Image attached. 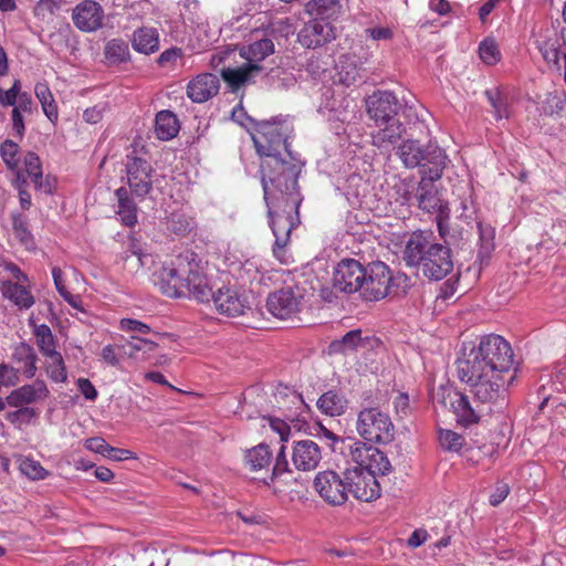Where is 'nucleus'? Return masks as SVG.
<instances>
[{
	"mask_svg": "<svg viewBox=\"0 0 566 566\" xmlns=\"http://www.w3.org/2000/svg\"><path fill=\"white\" fill-rule=\"evenodd\" d=\"M339 0H310L305 11L315 18L327 20L338 13Z\"/></svg>",
	"mask_w": 566,
	"mask_h": 566,
	"instance_id": "obj_44",
	"label": "nucleus"
},
{
	"mask_svg": "<svg viewBox=\"0 0 566 566\" xmlns=\"http://www.w3.org/2000/svg\"><path fill=\"white\" fill-rule=\"evenodd\" d=\"M302 295L298 289L283 287L266 298V308L275 317L286 319L300 311Z\"/></svg>",
	"mask_w": 566,
	"mask_h": 566,
	"instance_id": "obj_19",
	"label": "nucleus"
},
{
	"mask_svg": "<svg viewBox=\"0 0 566 566\" xmlns=\"http://www.w3.org/2000/svg\"><path fill=\"white\" fill-rule=\"evenodd\" d=\"M24 282L3 281L0 285L2 296L13 303L19 310H29L35 303L31 291Z\"/></svg>",
	"mask_w": 566,
	"mask_h": 566,
	"instance_id": "obj_29",
	"label": "nucleus"
},
{
	"mask_svg": "<svg viewBox=\"0 0 566 566\" xmlns=\"http://www.w3.org/2000/svg\"><path fill=\"white\" fill-rule=\"evenodd\" d=\"M187 256H189L191 272L187 273L186 284L189 285V294L186 296L193 297L201 303L209 302L213 292L203 265L200 260H197L195 253L188 252Z\"/></svg>",
	"mask_w": 566,
	"mask_h": 566,
	"instance_id": "obj_20",
	"label": "nucleus"
},
{
	"mask_svg": "<svg viewBox=\"0 0 566 566\" xmlns=\"http://www.w3.org/2000/svg\"><path fill=\"white\" fill-rule=\"evenodd\" d=\"M20 382L19 369L9 364H0V389L13 387Z\"/></svg>",
	"mask_w": 566,
	"mask_h": 566,
	"instance_id": "obj_59",
	"label": "nucleus"
},
{
	"mask_svg": "<svg viewBox=\"0 0 566 566\" xmlns=\"http://www.w3.org/2000/svg\"><path fill=\"white\" fill-rule=\"evenodd\" d=\"M188 252L178 255L169 264L163 265L154 274V282L160 292L168 297H185L189 294V285L186 284L189 268Z\"/></svg>",
	"mask_w": 566,
	"mask_h": 566,
	"instance_id": "obj_10",
	"label": "nucleus"
},
{
	"mask_svg": "<svg viewBox=\"0 0 566 566\" xmlns=\"http://www.w3.org/2000/svg\"><path fill=\"white\" fill-rule=\"evenodd\" d=\"M219 77L212 73H202L187 85V95L193 103H205L218 94Z\"/></svg>",
	"mask_w": 566,
	"mask_h": 566,
	"instance_id": "obj_26",
	"label": "nucleus"
},
{
	"mask_svg": "<svg viewBox=\"0 0 566 566\" xmlns=\"http://www.w3.org/2000/svg\"><path fill=\"white\" fill-rule=\"evenodd\" d=\"M356 430L370 443L387 444L395 438V426L389 415L377 407H367L358 412Z\"/></svg>",
	"mask_w": 566,
	"mask_h": 566,
	"instance_id": "obj_9",
	"label": "nucleus"
},
{
	"mask_svg": "<svg viewBox=\"0 0 566 566\" xmlns=\"http://www.w3.org/2000/svg\"><path fill=\"white\" fill-rule=\"evenodd\" d=\"M322 459L321 448L313 440H301L294 443L292 461L297 470H314Z\"/></svg>",
	"mask_w": 566,
	"mask_h": 566,
	"instance_id": "obj_27",
	"label": "nucleus"
},
{
	"mask_svg": "<svg viewBox=\"0 0 566 566\" xmlns=\"http://www.w3.org/2000/svg\"><path fill=\"white\" fill-rule=\"evenodd\" d=\"M400 108L397 96L389 91H377L366 98L367 114L375 124L398 118Z\"/></svg>",
	"mask_w": 566,
	"mask_h": 566,
	"instance_id": "obj_18",
	"label": "nucleus"
},
{
	"mask_svg": "<svg viewBox=\"0 0 566 566\" xmlns=\"http://www.w3.org/2000/svg\"><path fill=\"white\" fill-rule=\"evenodd\" d=\"M34 94L39 99L44 115L50 122L55 123L59 117V111L53 94L45 82H39L34 86Z\"/></svg>",
	"mask_w": 566,
	"mask_h": 566,
	"instance_id": "obj_43",
	"label": "nucleus"
},
{
	"mask_svg": "<svg viewBox=\"0 0 566 566\" xmlns=\"http://www.w3.org/2000/svg\"><path fill=\"white\" fill-rule=\"evenodd\" d=\"M12 227L15 237L24 244L32 241V234L27 227V218L20 213L12 214Z\"/></svg>",
	"mask_w": 566,
	"mask_h": 566,
	"instance_id": "obj_57",
	"label": "nucleus"
},
{
	"mask_svg": "<svg viewBox=\"0 0 566 566\" xmlns=\"http://www.w3.org/2000/svg\"><path fill=\"white\" fill-rule=\"evenodd\" d=\"M115 196L117 198L116 213L122 223L126 227H134L137 223V206L134 199L125 187L116 189Z\"/></svg>",
	"mask_w": 566,
	"mask_h": 566,
	"instance_id": "obj_34",
	"label": "nucleus"
},
{
	"mask_svg": "<svg viewBox=\"0 0 566 566\" xmlns=\"http://www.w3.org/2000/svg\"><path fill=\"white\" fill-rule=\"evenodd\" d=\"M125 262H137V266H132V271L137 272L140 268L148 266L149 263H153V256L150 254H144L142 252L133 251L130 253H126L123 256Z\"/></svg>",
	"mask_w": 566,
	"mask_h": 566,
	"instance_id": "obj_63",
	"label": "nucleus"
},
{
	"mask_svg": "<svg viewBox=\"0 0 566 566\" xmlns=\"http://www.w3.org/2000/svg\"><path fill=\"white\" fill-rule=\"evenodd\" d=\"M271 230L275 237L273 256L282 264L292 263L289 252L292 231L300 224V206L303 197L297 180L262 184Z\"/></svg>",
	"mask_w": 566,
	"mask_h": 566,
	"instance_id": "obj_2",
	"label": "nucleus"
},
{
	"mask_svg": "<svg viewBox=\"0 0 566 566\" xmlns=\"http://www.w3.org/2000/svg\"><path fill=\"white\" fill-rule=\"evenodd\" d=\"M458 377L469 387L476 403L491 410L493 405L504 402L507 388L513 384L515 376L486 371L474 366L457 363Z\"/></svg>",
	"mask_w": 566,
	"mask_h": 566,
	"instance_id": "obj_4",
	"label": "nucleus"
},
{
	"mask_svg": "<svg viewBox=\"0 0 566 566\" xmlns=\"http://www.w3.org/2000/svg\"><path fill=\"white\" fill-rule=\"evenodd\" d=\"M179 6L180 15L185 21H189L192 24H196V32L199 34L202 32L205 34V39H200L201 44L200 48L205 49L209 46L213 41V34H209L207 31V24L203 22V19L200 14V2L199 0H180Z\"/></svg>",
	"mask_w": 566,
	"mask_h": 566,
	"instance_id": "obj_28",
	"label": "nucleus"
},
{
	"mask_svg": "<svg viewBox=\"0 0 566 566\" xmlns=\"http://www.w3.org/2000/svg\"><path fill=\"white\" fill-rule=\"evenodd\" d=\"M12 359L19 365V374L22 373L25 378L32 379L38 370V356L33 347L27 343H20L13 350Z\"/></svg>",
	"mask_w": 566,
	"mask_h": 566,
	"instance_id": "obj_32",
	"label": "nucleus"
},
{
	"mask_svg": "<svg viewBox=\"0 0 566 566\" xmlns=\"http://www.w3.org/2000/svg\"><path fill=\"white\" fill-rule=\"evenodd\" d=\"M348 400L337 390L324 392L317 400V408L325 415L336 417L344 415L347 409Z\"/></svg>",
	"mask_w": 566,
	"mask_h": 566,
	"instance_id": "obj_36",
	"label": "nucleus"
},
{
	"mask_svg": "<svg viewBox=\"0 0 566 566\" xmlns=\"http://www.w3.org/2000/svg\"><path fill=\"white\" fill-rule=\"evenodd\" d=\"M486 96L493 107V113L496 119H502L509 116L506 102L500 92L486 91Z\"/></svg>",
	"mask_w": 566,
	"mask_h": 566,
	"instance_id": "obj_58",
	"label": "nucleus"
},
{
	"mask_svg": "<svg viewBox=\"0 0 566 566\" xmlns=\"http://www.w3.org/2000/svg\"><path fill=\"white\" fill-rule=\"evenodd\" d=\"M292 133L291 122L282 116L256 123L252 139L260 156L261 184L297 180L304 163L290 150Z\"/></svg>",
	"mask_w": 566,
	"mask_h": 566,
	"instance_id": "obj_1",
	"label": "nucleus"
},
{
	"mask_svg": "<svg viewBox=\"0 0 566 566\" xmlns=\"http://www.w3.org/2000/svg\"><path fill=\"white\" fill-rule=\"evenodd\" d=\"M179 130V123L176 115L170 111H161L156 115L155 133L161 140L174 138Z\"/></svg>",
	"mask_w": 566,
	"mask_h": 566,
	"instance_id": "obj_41",
	"label": "nucleus"
},
{
	"mask_svg": "<svg viewBox=\"0 0 566 566\" xmlns=\"http://www.w3.org/2000/svg\"><path fill=\"white\" fill-rule=\"evenodd\" d=\"M403 261L415 268L418 274L432 281L444 279L453 269L450 248L433 242L423 232L410 235L403 250Z\"/></svg>",
	"mask_w": 566,
	"mask_h": 566,
	"instance_id": "obj_3",
	"label": "nucleus"
},
{
	"mask_svg": "<svg viewBox=\"0 0 566 566\" xmlns=\"http://www.w3.org/2000/svg\"><path fill=\"white\" fill-rule=\"evenodd\" d=\"M439 443L443 450L460 452L464 446V438L452 430H440Z\"/></svg>",
	"mask_w": 566,
	"mask_h": 566,
	"instance_id": "obj_53",
	"label": "nucleus"
},
{
	"mask_svg": "<svg viewBox=\"0 0 566 566\" xmlns=\"http://www.w3.org/2000/svg\"><path fill=\"white\" fill-rule=\"evenodd\" d=\"M125 170L130 191L144 199L153 189L155 169L146 159L127 156Z\"/></svg>",
	"mask_w": 566,
	"mask_h": 566,
	"instance_id": "obj_13",
	"label": "nucleus"
},
{
	"mask_svg": "<svg viewBox=\"0 0 566 566\" xmlns=\"http://www.w3.org/2000/svg\"><path fill=\"white\" fill-rule=\"evenodd\" d=\"M210 300H212L216 310L227 316H239L250 308L244 295L232 287L219 289L216 293H212Z\"/></svg>",
	"mask_w": 566,
	"mask_h": 566,
	"instance_id": "obj_23",
	"label": "nucleus"
},
{
	"mask_svg": "<svg viewBox=\"0 0 566 566\" xmlns=\"http://www.w3.org/2000/svg\"><path fill=\"white\" fill-rule=\"evenodd\" d=\"M15 462L20 472L30 480H44L49 476V471L42 464L27 455H15Z\"/></svg>",
	"mask_w": 566,
	"mask_h": 566,
	"instance_id": "obj_45",
	"label": "nucleus"
},
{
	"mask_svg": "<svg viewBox=\"0 0 566 566\" xmlns=\"http://www.w3.org/2000/svg\"><path fill=\"white\" fill-rule=\"evenodd\" d=\"M22 88L20 80H14L12 86L9 90L0 87V105L2 107L12 106L14 107L19 99V93Z\"/></svg>",
	"mask_w": 566,
	"mask_h": 566,
	"instance_id": "obj_60",
	"label": "nucleus"
},
{
	"mask_svg": "<svg viewBox=\"0 0 566 566\" xmlns=\"http://www.w3.org/2000/svg\"><path fill=\"white\" fill-rule=\"evenodd\" d=\"M158 33L153 28H140L133 34V48L140 53L150 54L158 50Z\"/></svg>",
	"mask_w": 566,
	"mask_h": 566,
	"instance_id": "obj_42",
	"label": "nucleus"
},
{
	"mask_svg": "<svg viewBox=\"0 0 566 566\" xmlns=\"http://www.w3.org/2000/svg\"><path fill=\"white\" fill-rule=\"evenodd\" d=\"M378 130L373 134V144L378 148L395 144L401 138L405 127L399 118L388 120V123L375 124Z\"/></svg>",
	"mask_w": 566,
	"mask_h": 566,
	"instance_id": "obj_33",
	"label": "nucleus"
},
{
	"mask_svg": "<svg viewBox=\"0 0 566 566\" xmlns=\"http://www.w3.org/2000/svg\"><path fill=\"white\" fill-rule=\"evenodd\" d=\"M45 373L55 382H64L67 379L66 367L60 352L45 356Z\"/></svg>",
	"mask_w": 566,
	"mask_h": 566,
	"instance_id": "obj_46",
	"label": "nucleus"
},
{
	"mask_svg": "<svg viewBox=\"0 0 566 566\" xmlns=\"http://www.w3.org/2000/svg\"><path fill=\"white\" fill-rule=\"evenodd\" d=\"M336 70L337 81L345 86L354 85L361 78L359 59L354 54L342 55Z\"/></svg>",
	"mask_w": 566,
	"mask_h": 566,
	"instance_id": "obj_30",
	"label": "nucleus"
},
{
	"mask_svg": "<svg viewBox=\"0 0 566 566\" xmlns=\"http://www.w3.org/2000/svg\"><path fill=\"white\" fill-rule=\"evenodd\" d=\"M481 60L488 65H494L501 60V52L493 39H485L479 45Z\"/></svg>",
	"mask_w": 566,
	"mask_h": 566,
	"instance_id": "obj_54",
	"label": "nucleus"
},
{
	"mask_svg": "<svg viewBox=\"0 0 566 566\" xmlns=\"http://www.w3.org/2000/svg\"><path fill=\"white\" fill-rule=\"evenodd\" d=\"M290 473L291 470L289 469V462L286 460L285 447L282 446L275 458V463L271 473L266 478L262 479V481L265 485L271 486L276 480H281L284 475Z\"/></svg>",
	"mask_w": 566,
	"mask_h": 566,
	"instance_id": "obj_50",
	"label": "nucleus"
},
{
	"mask_svg": "<svg viewBox=\"0 0 566 566\" xmlns=\"http://www.w3.org/2000/svg\"><path fill=\"white\" fill-rule=\"evenodd\" d=\"M346 479L349 494L359 501L370 502L380 496L381 488L377 480V475L352 467L346 469Z\"/></svg>",
	"mask_w": 566,
	"mask_h": 566,
	"instance_id": "obj_15",
	"label": "nucleus"
},
{
	"mask_svg": "<svg viewBox=\"0 0 566 566\" xmlns=\"http://www.w3.org/2000/svg\"><path fill=\"white\" fill-rule=\"evenodd\" d=\"M244 459L247 467L251 471L258 472L264 469L268 470L272 463L273 455L268 444L260 443L256 447L248 450Z\"/></svg>",
	"mask_w": 566,
	"mask_h": 566,
	"instance_id": "obj_39",
	"label": "nucleus"
},
{
	"mask_svg": "<svg viewBox=\"0 0 566 566\" xmlns=\"http://www.w3.org/2000/svg\"><path fill=\"white\" fill-rule=\"evenodd\" d=\"M457 363L474 367L476 365L486 371H496L516 377L514 353L511 344L496 334L482 336L479 344L472 347L465 357L458 359Z\"/></svg>",
	"mask_w": 566,
	"mask_h": 566,
	"instance_id": "obj_5",
	"label": "nucleus"
},
{
	"mask_svg": "<svg viewBox=\"0 0 566 566\" xmlns=\"http://www.w3.org/2000/svg\"><path fill=\"white\" fill-rule=\"evenodd\" d=\"M30 326L33 327L36 346L43 357L53 354L56 350V338L51 328L46 324H35L32 318L29 319Z\"/></svg>",
	"mask_w": 566,
	"mask_h": 566,
	"instance_id": "obj_40",
	"label": "nucleus"
},
{
	"mask_svg": "<svg viewBox=\"0 0 566 566\" xmlns=\"http://www.w3.org/2000/svg\"><path fill=\"white\" fill-rule=\"evenodd\" d=\"M104 10L93 0L80 2L72 12L74 25L83 32H94L103 27Z\"/></svg>",
	"mask_w": 566,
	"mask_h": 566,
	"instance_id": "obj_22",
	"label": "nucleus"
},
{
	"mask_svg": "<svg viewBox=\"0 0 566 566\" xmlns=\"http://www.w3.org/2000/svg\"><path fill=\"white\" fill-rule=\"evenodd\" d=\"M397 156L408 169L419 168L422 176L440 179L447 165V155L438 145L420 144L416 139H407L399 145Z\"/></svg>",
	"mask_w": 566,
	"mask_h": 566,
	"instance_id": "obj_6",
	"label": "nucleus"
},
{
	"mask_svg": "<svg viewBox=\"0 0 566 566\" xmlns=\"http://www.w3.org/2000/svg\"><path fill=\"white\" fill-rule=\"evenodd\" d=\"M335 38L336 31L331 22L318 18L305 23L297 34L298 42L307 49L322 46Z\"/></svg>",
	"mask_w": 566,
	"mask_h": 566,
	"instance_id": "obj_21",
	"label": "nucleus"
},
{
	"mask_svg": "<svg viewBox=\"0 0 566 566\" xmlns=\"http://www.w3.org/2000/svg\"><path fill=\"white\" fill-rule=\"evenodd\" d=\"M274 399L280 409L291 411L292 416H298L305 408L302 395L286 386L276 388Z\"/></svg>",
	"mask_w": 566,
	"mask_h": 566,
	"instance_id": "obj_35",
	"label": "nucleus"
},
{
	"mask_svg": "<svg viewBox=\"0 0 566 566\" xmlns=\"http://www.w3.org/2000/svg\"><path fill=\"white\" fill-rule=\"evenodd\" d=\"M238 277L243 283H258L261 284L263 281V274L261 272V264L256 259H248L242 262L238 269Z\"/></svg>",
	"mask_w": 566,
	"mask_h": 566,
	"instance_id": "obj_48",
	"label": "nucleus"
},
{
	"mask_svg": "<svg viewBox=\"0 0 566 566\" xmlns=\"http://www.w3.org/2000/svg\"><path fill=\"white\" fill-rule=\"evenodd\" d=\"M274 53V43L270 39H261L240 50V55L248 62L239 67H227L222 70L223 80L233 88L251 82L262 70L261 61Z\"/></svg>",
	"mask_w": 566,
	"mask_h": 566,
	"instance_id": "obj_8",
	"label": "nucleus"
},
{
	"mask_svg": "<svg viewBox=\"0 0 566 566\" xmlns=\"http://www.w3.org/2000/svg\"><path fill=\"white\" fill-rule=\"evenodd\" d=\"M50 395L46 384L36 379L32 384L23 385L13 389L7 396L10 407H29V405L45 400Z\"/></svg>",
	"mask_w": 566,
	"mask_h": 566,
	"instance_id": "obj_25",
	"label": "nucleus"
},
{
	"mask_svg": "<svg viewBox=\"0 0 566 566\" xmlns=\"http://www.w3.org/2000/svg\"><path fill=\"white\" fill-rule=\"evenodd\" d=\"M266 83L274 90H286L294 86L296 80L292 73L276 67L266 74Z\"/></svg>",
	"mask_w": 566,
	"mask_h": 566,
	"instance_id": "obj_49",
	"label": "nucleus"
},
{
	"mask_svg": "<svg viewBox=\"0 0 566 566\" xmlns=\"http://www.w3.org/2000/svg\"><path fill=\"white\" fill-rule=\"evenodd\" d=\"M24 167L27 174L32 178H41L42 167L39 156L34 153H28L24 157Z\"/></svg>",
	"mask_w": 566,
	"mask_h": 566,
	"instance_id": "obj_61",
	"label": "nucleus"
},
{
	"mask_svg": "<svg viewBox=\"0 0 566 566\" xmlns=\"http://www.w3.org/2000/svg\"><path fill=\"white\" fill-rule=\"evenodd\" d=\"M436 180L431 179L430 176H422L415 195L412 190H409L411 181H402V186L406 188L402 196L403 202L410 205L412 200H416L421 210L428 213L440 212L442 210V200L433 184Z\"/></svg>",
	"mask_w": 566,
	"mask_h": 566,
	"instance_id": "obj_14",
	"label": "nucleus"
},
{
	"mask_svg": "<svg viewBox=\"0 0 566 566\" xmlns=\"http://www.w3.org/2000/svg\"><path fill=\"white\" fill-rule=\"evenodd\" d=\"M119 327L124 332H136L139 334H148L151 331L147 324L133 318H122Z\"/></svg>",
	"mask_w": 566,
	"mask_h": 566,
	"instance_id": "obj_62",
	"label": "nucleus"
},
{
	"mask_svg": "<svg viewBox=\"0 0 566 566\" xmlns=\"http://www.w3.org/2000/svg\"><path fill=\"white\" fill-rule=\"evenodd\" d=\"M129 49L125 41L113 39L105 46V57L112 63H120L128 59Z\"/></svg>",
	"mask_w": 566,
	"mask_h": 566,
	"instance_id": "obj_51",
	"label": "nucleus"
},
{
	"mask_svg": "<svg viewBox=\"0 0 566 566\" xmlns=\"http://www.w3.org/2000/svg\"><path fill=\"white\" fill-rule=\"evenodd\" d=\"M478 230H479L478 260L482 268L483 265H486L489 263L491 255L494 251L495 229L491 224L479 222Z\"/></svg>",
	"mask_w": 566,
	"mask_h": 566,
	"instance_id": "obj_38",
	"label": "nucleus"
},
{
	"mask_svg": "<svg viewBox=\"0 0 566 566\" xmlns=\"http://www.w3.org/2000/svg\"><path fill=\"white\" fill-rule=\"evenodd\" d=\"M18 151L19 145L10 139H7L0 146L1 158L10 169L18 166Z\"/></svg>",
	"mask_w": 566,
	"mask_h": 566,
	"instance_id": "obj_56",
	"label": "nucleus"
},
{
	"mask_svg": "<svg viewBox=\"0 0 566 566\" xmlns=\"http://www.w3.org/2000/svg\"><path fill=\"white\" fill-rule=\"evenodd\" d=\"M84 446L87 450L99 453L102 455H106L111 446L105 441V439L99 437H93L85 440Z\"/></svg>",
	"mask_w": 566,
	"mask_h": 566,
	"instance_id": "obj_64",
	"label": "nucleus"
},
{
	"mask_svg": "<svg viewBox=\"0 0 566 566\" xmlns=\"http://www.w3.org/2000/svg\"><path fill=\"white\" fill-rule=\"evenodd\" d=\"M365 274L364 266L359 261L344 259L334 270L333 290L346 294L359 293Z\"/></svg>",
	"mask_w": 566,
	"mask_h": 566,
	"instance_id": "obj_17",
	"label": "nucleus"
},
{
	"mask_svg": "<svg viewBox=\"0 0 566 566\" xmlns=\"http://www.w3.org/2000/svg\"><path fill=\"white\" fill-rule=\"evenodd\" d=\"M360 335L361 332L359 329H353L346 333L342 339L332 342L329 345L331 353H343L355 349L361 340Z\"/></svg>",
	"mask_w": 566,
	"mask_h": 566,
	"instance_id": "obj_52",
	"label": "nucleus"
},
{
	"mask_svg": "<svg viewBox=\"0 0 566 566\" xmlns=\"http://www.w3.org/2000/svg\"><path fill=\"white\" fill-rule=\"evenodd\" d=\"M14 411H10L6 415V419L12 424H24L29 423L33 418L38 416L34 408L31 407H17Z\"/></svg>",
	"mask_w": 566,
	"mask_h": 566,
	"instance_id": "obj_55",
	"label": "nucleus"
},
{
	"mask_svg": "<svg viewBox=\"0 0 566 566\" xmlns=\"http://www.w3.org/2000/svg\"><path fill=\"white\" fill-rule=\"evenodd\" d=\"M365 277L359 287V294L365 301H379L386 296L405 293L408 277L405 274H392L389 266L380 261L364 266Z\"/></svg>",
	"mask_w": 566,
	"mask_h": 566,
	"instance_id": "obj_7",
	"label": "nucleus"
},
{
	"mask_svg": "<svg viewBox=\"0 0 566 566\" xmlns=\"http://www.w3.org/2000/svg\"><path fill=\"white\" fill-rule=\"evenodd\" d=\"M319 112L331 122L349 124L357 118V104L353 98L346 96H332L319 106Z\"/></svg>",
	"mask_w": 566,
	"mask_h": 566,
	"instance_id": "obj_24",
	"label": "nucleus"
},
{
	"mask_svg": "<svg viewBox=\"0 0 566 566\" xmlns=\"http://www.w3.org/2000/svg\"><path fill=\"white\" fill-rule=\"evenodd\" d=\"M166 226L170 232L177 235H186L192 230L193 221L184 211L177 210L167 217Z\"/></svg>",
	"mask_w": 566,
	"mask_h": 566,
	"instance_id": "obj_47",
	"label": "nucleus"
},
{
	"mask_svg": "<svg viewBox=\"0 0 566 566\" xmlns=\"http://www.w3.org/2000/svg\"><path fill=\"white\" fill-rule=\"evenodd\" d=\"M157 346L153 340L132 336L125 344L120 345V348L129 358L145 361L149 359L150 354L155 352Z\"/></svg>",
	"mask_w": 566,
	"mask_h": 566,
	"instance_id": "obj_37",
	"label": "nucleus"
},
{
	"mask_svg": "<svg viewBox=\"0 0 566 566\" xmlns=\"http://www.w3.org/2000/svg\"><path fill=\"white\" fill-rule=\"evenodd\" d=\"M451 406L460 424L467 427L479 422L482 410L479 409V406L476 408L472 407L467 395L454 392Z\"/></svg>",
	"mask_w": 566,
	"mask_h": 566,
	"instance_id": "obj_31",
	"label": "nucleus"
},
{
	"mask_svg": "<svg viewBox=\"0 0 566 566\" xmlns=\"http://www.w3.org/2000/svg\"><path fill=\"white\" fill-rule=\"evenodd\" d=\"M348 459L354 467H359L374 475H386L391 471V464L387 455L379 449L367 446L361 441H355L349 446Z\"/></svg>",
	"mask_w": 566,
	"mask_h": 566,
	"instance_id": "obj_11",
	"label": "nucleus"
},
{
	"mask_svg": "<svg viewBox=\"0 0 566 566\" xmlns=\"http://www.w3.org/2000/svg\"><path fill=\"white\" fill-rule=\"evenodd\" d=\"M557 32L552 27L542 28L534 34V43L542 54L543 59L551 65L560 69L559 62L564 61V52L566 51V44L564 42V35Z\"/></svg>",
	"mask_w": 566,
	"mask_h": 566,
	"instance_id": "obj_16",
	"label": "nucleus"
},
{
	"mask_svg": "<svg viewBox=\"0 0 566 566\" xmlns=\"http://www.w3.org/2000/svg\"><path fill=\"white\" fill-rule=\"evenodd\" d=\"M314 488L328 504H344L349 494L346 470L342 474L331 470L318 472L314 479Z\"/></svg>",
	"mask_w": 566,
	"mask_h": 566,
	"instance_id": "obj_12",
	"label": "nucleus"
}]
</instances>
